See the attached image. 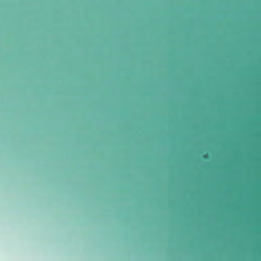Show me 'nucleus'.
Returning <instances> with one entry per match:
<instances>
[{"mask_svg":"<svg viewBox=\"0 0 261 261\" xmlns=\"http://www.w3.org/2000/svg\"><path fill=\"white\" fill-rule=\"evenodd\" d=\"M208 157L209 156H208V155L207 153H205V154H204L203 155V159H205V160L208 159Z\"/></svg>","mask_w":261,"mask_h":261,"instance_id":"1","label":"nucleus"}]
</instances>
